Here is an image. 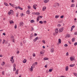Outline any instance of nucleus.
Returning a JSON list of instances; mask_svg holds the SVG:
<instances>
[{"instance_id":"nucleus-62","label":"nucleus","mask_w":77,"mask_h":77,"mask_svg":"<svg viewBox=\"0 0 77 77\" xmlns=\"http://www.w3.org/2000/svg\"><path fill=\"white\" fill-rule=\"evenodd\" d=\"M14 57H13V56H12L11 57V59L12 60H14V59H13Z\"/></svg>"},{"instance_id":"nucleus-48","label":"nucleus","mask_w":77,"mask_h":77,"mask_svg":"<svg viewBox=\"0 0 77 77\" xmlns=\"http://www.w3.org/2000/svg\"><path fill=\"white\" fill-rule=\"evenodd\" d=\"M12 42H15V40L14 39H12Z\"/></svg>"},{"instance_id":"nucleus-41","label":"nucleus","mask_w":77,"mask_h":77,"mask_svg":"<svg viewBox=\"0 0 77 77\" xmlns=\"http://www.w3.org/2000/svg\"><path fill=\"white\" fill-rule=\"evenodd\" d=\"M74 35H77V32H75L74 33Z\"/></svg>"},{"instance_id":"nucleus-26","label":"nucleus","mask_w":77,"mask_h":77,"mask_svg":"<svg viewBox=\"0 0 77 77\" xmlns=\"http://www.w3.org/2000/svg\"><path fill=\"white\" fill-rule=\"evenodd\" d=\"M9 5H10V6H12V7H13V8L14 7V5H15L14 4H11V3H9Z\"/></svg>"},{"instance_id":"nucleus-53","label":"nucleus","mask_w":77,"mask_h":77,"mask_svg":"<svg viewBox=\"0 0 77 77\" xmlns=\"http://www.w3.org/2000/svg\"><path fill=\"white\" fill-rule=\"evenodd\" d=\"M63 16L62 15L60 16V18H63Z\"/></svg>"},{"instance_id":"nucleus-47","label":"nucleus","mask_w":77,"mask_h":77,"mask_svg":"<svg viewBox=\"0 0 77 77\" xmlns=\"http://www.w3.org/2000/svg\"><path fill=\"white\" fill-rule=\"evenodd\" d=\"M23 44H25L26 43V40H24L23 41Z\"/></svg>"},{"instance_id":"nucleus-64","label":"nucleus","mask_w":77,"mask_h":77,"mask_svg":"<svg viewBox=\"0 0 77 77\" xmlns=\"http://www.w3.org/2000/svg\"><path fill=\"white\" fill-rule=\"evenodd\" d=\"M43 22L44 23H47V21H44Z\"/></svg>"},{"instance_id":"nucleus-54","label":"nucleus","mask_w":77,"mask_h":77,"mask_svg":"<svg viewBox=\"0 0 77 77\" xmlns=\"http://www.w3.org/2000/svg\"><path fill=\"white\" fill-rule=\"evenodd\" d=\"M32 56L33 57H35V53H33L32 54Z\"/></svg>"},{"instance_id":"nucleus-17","label":"nucleus","mask_w":77,"mask_h":77,"mask_svg":"<svg viewBox=\"0 0 77 77\" xmlns=\"http://www.w3.org/2000/svg\"><path fill=\"white\" fill-rule=\"evenodd\" d=\"M17 8L18 9H20V10H23V8L20 7V6L17 7Z\"/></svg>"},{"instance_id":"nucleus-35","label":"nucleus","mask_w":77,"mask_h":77,"mask_svg":"<svg viewBox=\"0 0 77 77\" xmlns=\"http://www.w3.org/2000/svg\"><path fill=\"white\" fill-rule=\"evenodd\" d=\"M73 74H74V75H75V76H76V77H77V73H74Z\"/></svg>"},{"instance_id":"nucleus-27","label":"nucleus","mask_w":77,"mask_h":77,"mask_svg":"<svg viewBox=\"0 0 77 77\" xmlns=\"http://www.w3.org/2000/svg\"><path fill=\"white\" fill-rule=\"evenodd\" d=\"M18 69H17L15 72L16 74H18Z\"/></svg>"},{"instance_id":"nucleus-46","label":"nucleus","mask_w":77,"mask_h":77,"mask_svg":"<svg viewBox=\"0 0 77 77\" xmlns=\"http://www.w3.org/2000/svg\"><path fill=\"white\" fill-rule=\"evenodd\" d=\"M30 70L31 71H33V69L30 68Z\"/></svg>"},{"instance_id":"nucleus-11","label":"nucleus","mask_w":77,"mask_h":77,"mask_svg":"<svg viewBox=\"0 0 77 77\" xmlns=\"http://www.w3.org/2000/svg\"><path fill=\"white\" fill-rule=\"evenodd\" d=\"M30 39H32V38H31L32 37H33V34L32 33L30 35Z\"/></svg>"},{"instance_id":"nucleus-31","label":"nucleus","mask_w":77,"mask_h":77,"mask_svg":"<svg viewBox=\"0 0 77 77\" xmlns=\"http://www.w3.org/2000/svg\"><path fill=\"white\" fill-rule=\"evenodd\" d=\"M53 68L51 69H49V71L50 72H51V71H53Z\"/></svg>"},{"instance_id":"nucleus-43","label":"nucleus","mask_w":77,"mask_h":77,"mask_svg":"<svg viewBox=\"0 0 77 77\" xmlns=\"http://www.w3.org/2000/svg\"><path fill=\"white\" fill-rule=\"evenodd\" d=\"M5 40H3V41L2 43L4 44L5 42Z\"/></svg>"},{"instance_id":"nucleus-12","label":"nucleus","mask_w":77,"mask_h":77,"mask_svg":"<svg viewBox=\"0 0 77 77\" xmlns=\"http://www.w3.org/2000/svg\"><path fill=\"white\" fill-rule=\"evenodd\" d=\"M68 66H67L66 67V69H66V71H68Z\"/></svg>"},{"instance_id":"nucleus-55","label":"nucleus","mask_w":77,"mask_h":77,"mask_svg":"<svg viewBox=\"0 0 77 77\" xmlns=\"http://www.w3.org/2000/svg\"><path fill=\"white\" fill-rule=\"evenodd\" d=\"M37 34H36V33H35L34 36H37Z\"/></svg>"},{"instance_id":"nucleus-32","label":"nucleus","mask_w":77,"mask_h":77,"mask_svg":"<svg viewBox=\"0 0 77 77\" xmlns=\"http://www.w3.org/2000/svg\"><path fill=\"white\" fill-rule=\"evenodd\" d=\"M39 23H40V24H43V22H42V21H40L39 22Z\"/></svg>"},{"instance_id":"nucleus-51","label":"nucleus","mask_w":77,"mask_h":77,"mask_svg":"<svg viewBox=\"0 0 77 77\" xmlns=\"http://www.w3.org/2000/svg\"><path fill=\"white\" fill-rule=\"evenodd\" d=\"M68 46V45L67 44H65L64 45V47H67Z\"/></svg>"},{"instance_id":"nucleus-18","label":"nucleus","mask_w":77,"mask_h":77,"mask_svg":"<svg viewBox=\"0 0 77 77\" xmlns=\"http://www.w3.org/2000/svg\"><path fill=\"white\" fill-rule=\"evenodd\" d=\"M30 22L31 23H35V20H31Z\"/></svg>"},{"instance_id":"nucleus-56","label":"nucleus","mask_w":77,"mask_h":77,"mask_svg":"<svg viewBox=\"0 0 77 77\" xmlns=\"http://www.w3.org/2000/svg\"><path fill=\"white\" fill-rule=\"evenodd\" d=\"M11 11H10V12H9L8 13V14L9 15H11Z\"/></svg>"},{"instance_id":"nucleus-14","label":"nucleus","mask_w":77,"mask_h":77,"mask_svg":"<svg viewBox=\"0 0 77 77\" xmlns=\"http://www.w3.org/2000/svg\"><path fill=\"white\" fill-rule=\"evenodd\" d=\"M71 8H74L75 7V5L74 4H72L71 6Z\"/></svg>"},{"instance_id":"nucleus-39","label":"nucleus","mask_w":77,"mask_h":77,"mask_svg":"<svg viewBox=\"0 0 77 77\" xmlns=\"http://www.w3.org/2000/svg\"><path fill=\"white\" fill-rule=\"evenodd\" d=\"M20 15H21V17H23V16H24V15L23 13H22L20 14Z\"/></svg>"},{"instance_id":"nucleus-7","label":"nucleus","mask_w":77,"mask_h":77,"mask_svg":"<svg viewBox=\"0 0 77 77\" xmlns=\"http://www.w3.org/2000/svg\"><path fill=\"white\" fill-rule=\"evenodd\" d=\"M9 23L10 24H14V21H13V20H10L9 21Z\"/></svg>"},{"instance_id":"nucleus-44","label":"nucleus","mask_w":77,"mask_h":77,"mask_svg":"<svg viewBox=\"0 0 77 77\" xmlns=\"http://www.w3.org/2000/svg\"><path fill=\"white\" fill-rule=\"evenodd\" d=\"M13 71H16V69L15 68V67L13 69Z\"/></svg>"},{"instance_id":"nucleus-4","label":"nucleus","mask_w":77,"mask_h":77,"mask_svg":"<svg viewBox=\"0 0 77 77\" xmlns=\"http://www.w3.org/2000/svg\"><path fill=\"white\" fill-rule=\"evenodd\" d=\"M38 39V37H37L35 38V39H33V41L34 42H36V41Z\"/></svg>"},{"instance_id":"nucleus-21","label":"nucleus","mask_w":77,"mask_h":77,"mask_svg":"<svg viewBox=\"0 0 77 77\" xmlns=\"http://www.w3.org/2000/svg\"><path fill=\"white\" fill-rule=\"evenodd\" d=\"M5 64V63L4 62H3L1 64V65H2V66H4Z\"/></svg>"},{"instance_id":"nucleus-30","label":"nucleus","mask_w":77,"mask_h":77,"mask_svg":"<svg viewBox=\"0 0 77 77\" xmlns=\"http://www.w3.org/2000/svg\"><path fill=\"white\" fill-rule=\"evenodd\" d=\"M59 15H58V16L56 15L55 17V18H59Z\"/></svg>"},{"instance_id":"nucleus-25","label":"nucleus","mask_w":77,"mask_h":77,"mask_svg":"<svg viewBox=\"0 0 77 77\" xmlns=\"http://www.w3.org/2000/svg\"><path fill=\"white\" fill-rule=\"evenodd\" d=\"M75 66V64H71L70 65V66L71 67H73V66Z\"/></svg>"},{"instance_id":"nucleus-20","label":"nucleus","mask_w":77,"mask_h":77,"mask_svg":"<svg viewBox=\"0 0 77 77\" xmlns=\"http://www.w3.org/2000/svg\"><path fill=\"white\" fill-rule=\"evenodd\" d=\"M35 15H40V13L39 12H35Z\"/></svg>"},{"instance_id":"nucleus-9","label":"nucleus","mask_w":77,"mask_h":77,"mask_svg":"<svg viewBox=\"0 0 77 77\" xmlns=\"http://www.w3.org/2000/svg\"><path fill=\"white\" fill-rule=\"evenodd\" d=\"M49 0H45L44 1V2L45 3H48V2H49Z\"/></svg>"},{"instance_id":"nucleus-24","label":"nucleus","mask_w":77,"mask_h":77,"mask_svg":"<svg viewBox=\"0 0 77 77\" xmlns=\"http://www.w3.org/2000/svg\"><path fill=\"white\" fill-rule=\"evenodd\" d=\"M71 36V35L69 34H67L66 35V37L67 38H69Z\"/></svg>"},{"instance_id":"nucleus-1","label":"nucleus","mask_w":77,"mask_h":77,"mask_svg":"<svg viewBox=\"0 0 77 77\" xmlns=\"http://www.w3.org/2000/svg\"><path fill=\"white\" fill-rule=\"evenodd\" d=\"M70 59L71 61H72V60H75V58L74 57H70Z\"/></svg>"},{"instance_id":"nucleus-8","label":"nucleus","mask_w":77,"mask_h":77,"mask_svg":"<svg viewBox=\"0 0 77 77\" xmlns=\"http://www.w3.org/2000/svg\"><path fill=\"white\" fill-rule=\"evenodd\" d=\"M50 51H51V53H53V52H54V48H52L51 49Z\"/></svg>"},{"instance_id":"nucleus-29","label":"nucleus","mask_w":77,"mask_h":77,"mask_svg":"<svg viewBox=\"0 0 77 77\" xmlns=\"http://www.w3.org/2000/svg\"><path fill=\"white\" fill-rule=\"evenodd\" d=\"M58 41L59 43H61V39L60 38H59L58 39Z\"/></svg>"},{"instance_id":"nucleus-16","label":"nucleus","mask_w":77,"mask_h":77,"mask_svg":"<svg viewBox=\"0 0 77 77\" xmlns=\"http://www.w3.org/2000/svg\"><path fill=\"white\" fill-rule=\"evenodd\" d=\"M26 13L27 14H29L30 12V10H28V11H26Z\"/></svg>"},{"instance_id":"nucleus-28","label":"nucleus","mask_w":77,"mask_h":77,"mask_svg":"<svg viewBox=\"0 0 77 77\" xmlns=\"http://www.w3.org/2000/svg\"><path fill=\"white\" fill-rule=\"evenodd\" d=\"M4 4L6 6H9V5H8V3H6V2H4Z\"/></svg>"},{"instance_id":"nucleus-59","label":"nucleus","mask_w":77,"mask_h":77,"mask_svg":"<svg viewBox=\"0 0 77 77\" xmlns=\"http://www.w3.org/2000/svg\"><path fill=\"white\" fill-rule=\"evenodd\" d=\"M2 75H4L5 74H4V71H3L2 72Z\"/></svg>"},{"instance_id":"nucleus-57","label":"nucleus","mask_w":77,"mask_h":77,"mask_svg":"<svg viewBox=\"0 0 77 77\" xmlns=\"http://www.w3.org/2000/svg\"><path fill=\"white\" fill-rule=\"evenodd\" d=\"M31 29H32V30H31V31H33V30H34V29L33 28V27H32Z\"/></svg>"},{"instance_id":"nucleus-33","label":"nucleus","mask_w":77,"mask_h":77,"mask_svg":"<svg viewBox=\"0 0 77 77\" xmlns=\"http://www.w3.org/2000/svg\"><path fill=\"white\" fill-rule=\"evenodd\" d=\"M42 42L43 43H44V44H45V41L44 40H42Z\"/></svg>"},{"instance_id":"nucleus-15","label":"nucleus","mask_w":77,"mask_h":77,"mask_svg":"<svg viewBox=\"0 0 77 77\" xmlns=\"http://www.w3.org/2000/svg\"><path fill=\"white\" fill-rule=\"evenodd\" d=\"M20 26H23V22H21L20 23Z\"/></svg>"},{"instance_id":"nucleus-49","label":"nucleus","mask_w":77,"mask_h":77,"mask_svg":"<svg viewBox=\"0 0 77 77\" xmlns=\"http://www.w3.org/2000/svg\"><path fill=\"white\" fill-rule=\"evenodd\" d=\"M28 9H29L30 8V6L29 5L28 6Z\"/></svg>"},{"instance_id":"nucleus-3","label":"nucleus","mask_w":77,"mask_h":77,"mask_svg":"<svg viewBox=\"0 0 77 77\" xmlns=\"http://www.w3.org/2000/svg\"><path fill=\"white\" fill-rule=\"evenodd\" d=\"M37 6V5H36V4H34L33 5V8L34 9H36V6Z\"/></svg>"},{"instance_id":"nucleus-22","label":"nucleus","mask_w":77,"mask_h":77,"mask_svg":"<svg viewBox=\"0 0 77 77\" xmlns=\"http://www.w3.org/2000/svg\"><path fill=\"white\" fill-rule=\"evenodd\" d=\"M72 42H74L75 41V38H73L72 39Z\"/></svg>"},{"instance_id":"nucleus-52","label":"nucleus","mask_w":77,"mask_h":77,"mask_svg":"<svg viewBox=\"0 0 77 77\" xmlns=\"http://www.w3.org/2000/svg\"><path fill=\"white\" fill-rule=\"evenodd\" d=\"M11 62L12 63H14V60H12V61H11Z\"/></svg>"},{"instance_id":"nucleus-37","label":"nucleus","mask_w":77,"mask_h":77,"mask_svg":"<svg viewBox=\"0 0 77 77\" xmlns=\"http://www.w3.org/2000/svg\"><path fill=\"white\" fill-rule=\"evenodd\" d=\"M58 22H59L60 23H63V20H60V22L59 21Z\"/></svg>"},{"instance_id":"nucleus-2","label":"nucleus","mask_w":77,"mask_h":77,"mask_svg":"<svg viewBox=\"0 0 77 77\" xmlns=\"http://www.w3.org/2000/svg\"><path fill=\"white\" fill-rule=\"evenodd\" d=\"M64 28L63 27H62V28H60L59 29V32H63V28Z\"/></svg>"},{"instance_id":"nucleus-19","label":"nucleus","mask_w":77,"mask_h":77,"mask_svg":"<svg viewBox=\"0 0 77 77\" xmlns=\"http://www.w3.org/2000/svg\"><path fill=\"white\" fill-rule=\"evenodd\" d=\"M45 9H46V7H44L43 8L42 11H45Z\"/></svg>"},{"instance_id":"nucleus-40","label":"nucleus","mask_w":77,"mask_h":77,"mask_svg":"<svg viewBox=\"0 0 77 77\" xmlns=\"http://www.w3.org/2000/svg\"><path fill=\"white\" fill-rule=\"evenodd\" d=\"M74 45L75 46L77 45V42H75L74 44Z\"/></svg>"},{"instance_id":"nucleus-34","label":"nucleus","mask_w":77,"mask_h":77,"mask_svg":"<svg viewBox=\"0 0 77 77\" xmlns=\"http://www.w3.org/2000/svg\"><path fill=\"white\" fill-rule=\"evenodd\" d=\"M11 39H14V36H11Z\"/></svg>"},{"instance_id":"nucleus-42","label":"nucleus","mask_w":77,"mask_h":77,"mask_svg":"<svg viewBox=\"0 0 77 77\" xmlns=\"http://www.w3.org/2000/svg\"><path fill=\"white\" fill-rule=\"evenodd\" d=\"M32 14L33 15H36V12H33L32 13Z\"/></svg>"},{"instance_id":"nucleus-38","label":"nucleus","mask_w":77,"mask_h":77,"mask_svg":"<svg viewBox=\"0 0 77 77\" xmlns=\"http://www.w3.org/2000/svg\"><path fill=\"white\" fill-rule=\"evenodd\" d=\"M66 54V56H68L69 55V54H68V52H67Z\"/></svg>"},{"instance_id":"nucleus-6","label":"nucleus","mask_w":77,"mask_h":77,"mask_svg":"<svg viewBox=\"0 0 77 77\" xmlns=\"http://www.w3.org/2000/svg\"><path fill=\"white\" fill-rule=\"evenodd\" d=\"M55 32L56 33H58V32H59V31H58V29L57 28L55 30Z\"/></svg>"},{"instance_id":"nucleus-61","label":"nucleus","mask_w":77,"mask_h":77,"mask_svg":"<svg viewBox=\"0 0 77 77\" xmlns=\"http://www.w3.org/2000/svg\"><path fill=\"white\" fill-rule=\"evenodd\" d=\"M2 35H4V36H5L6 35V34H5V33H4L2 34Z\"/></svg>"},{"instance_id":"nucleus-50","label":"nucleus","mask_w":77,"mask_h":77,"mask_svg":"<svg viewBox=\"0 0 77 77\" xmlns=\"http://www.w3.org/2000/svg\"><path fill=\"white\" fill-rule=\"evenodd\" d=\"M14 28L15 29H17V24H15V25L14 26Z\"/></svg>"},{"instance_id":"nucleus-63","label":"nucleus","mask_w":77,"mask_h":77,"mask_svg":"<svg viewBox=\"0 0 77 77\" xmlns=\"http://www.w3.org/2000/svg\"><path fill=\"white\" fill-rule=\"evenodd\" d=\"M32 66H33V68H35V64H32Z\"/></svg>"},{"instance_id":"nucleus-13","label":"nucleus","mask_w":77,"mask_h":77,"mask_svg":"<svg viewBox=\"0 0 77 77\" xmlns=\"http://www.w3.org/2000/svg\"><path fill=\"white\" fill-rule=\"evenodd\" d=\"M23 62L24 63H26L27 60L26 59H24V60H23Z\"/></svg>"},{"instance_id":"nucleus-36","label":"nucleus","mask_w":77,"mask_h":77,"mask_svg":"<svg viewBox=\"0 0 77 77\" xmlns=\"http://www.w3.org/2000/svg\"><path fill=\"white\" fill-rule=\"evenodd\" d=\"M16 66V64L15 63H14V64L13 65L14 68H15Z\"/></svg>"},{"instance_id":"nucleus-10","label":"nucleus","mask_w":77,"mask_h":77,"mask_svg":"<svg viewBox=\"0 0 77 77\" xmlns=\"http://www.w3.org/2000/svg\"><path fill=\"white\" fill-rule=\"evenodd\" d=\"M75 27V26L73 25L72 26V27L71 28V31H72V30H73V28H74Z\"/></svg>"},{"instance_id":"nucleus-58","label":"nucleus","mask_w":77,"mask_h":77,"mask_svg":"<svg viewBox=\"0 0 77 77\" xmlns=\"http://www.w3.org/2000/svg\"><path fill=\"white\" fill-rule=\"evenodd\" d=\"M36 21H37V22H38V21H39V19H38V18H37Z\"/></svg>"},{"instance_id":"nucleus-45","label":"nucleus","mask_w":77,"mask_h":77,"mask_svg":"<svg viewBox=\"0 0 77 77\" xmlns=\"http://www.w3.org/2000/svg\"><path fill=\"white\" fill-rule=\"evenodd\" d=\"M58 27H60L61 26V25L60 24H58L57 25Z\"/></svg>"},{"instance_id":"nucleus-23","label":"nucleus","mask_w":77,"mask_h":77,"mask_svg":"<svg viewBox=\"0 0 77 77\" xmlns=\"http://www.w3.org/2000/svg\"><path fill=\"white\" fill-rule=\"evenodd\" d=\"M44 60H48V58L45 57L43 59Z\"/></svg>"},{"instance_id":"nucleus-60","label":"nucleus","mask_w":77,"mask_h":77,"mask_svg":"<svg viewBox=\"0 0 77 77\" xmlns=\"http://www.w3.org/2000/svg\"><path fill=\"white\" fill-rule=\"evenodd\" d=\"M53 35H56V33H55V32H54V33H53Z\"/></svg>"},{"instance_id":"nucleus-5","label":"nucleus","mask_w":77,"mask_h":77,"mask_svg":"<svg viewBox=\"0 0 77 77\" xmlns=\"http://www.w3.org/2000/svg\"><path fill=\"white\" fill-rule=\"evenodd\" d=\"M10 12L11 15H14V11H13L12 10H10Z\"/></svg>"}]
</instances>
